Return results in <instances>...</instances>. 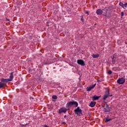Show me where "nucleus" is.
<instances>
[{"label":"nucleus","instance_id":"aec40b11","mask_svg":"<svg viewBox=\"0 0 127 127\" xmlns=\"http://www.w3.org/2000/svg\"><path fill=\"white\" fill-rule=\"evenodd\" d=\"M57 95H53L52 96V99H54V100H57Z\"/></svg>","mask_w":127,"mask_h":127},{"label":"nucleus","instance_id":"cd10ccee","mask_svg":"<svg viewBox=\"0 0 127 127\" xmlns=\"http://www.w3.org/2000/svg\"><path fill=\"white\" fill-rule=\"evenodd\" d=\"M44 127H48L47 125H45L44 126Z\"/></svg>","mask_w":127,"mask_h":127},{"label":"nucleus","instance_id":"c756f323","mask_svg":"<svg viewBox=\"0 0 127 127\" xmlns=\"http://www.w3.org/2000/svg\"><path fill=\"white\" fill-rule=\"evenodd\" d=\"M64 119H66V115L64 116Z\"/></svg>","mask_w":127,"mask_h":127},{"label":"nucleus","instance_id":"39448f33","mask_svg":"<svg viewBox=\"0 0 127 127\" xmlns=\"http://www.w3.org/2000/svg\"><path fill=\"white\" fill-rule=\"evenodd\" d=\"M103 112H105V113H109V112H111V108H110V106L108 105V104H106L104 107H103Z\"/></svg>","mask_w":127,"mask_h":127},{"label":"nucleus","instance_id":"7c9ffc66","mask_svg":"<svg viewBox=\"0 0 127 127\" xmlns=\"http://www.w3.org/2000/svg\"><path fill=\"white\" fill-rule=\"evenodd\" d=\"M126 5H127V3H126Z\"/></svg>","mask_w":127,"mask_h":127},{"label":"nucleus","instance_id":"393cba45","mask_svg":"<svg viewBox=\"0 0 127 127\" xmlns=\"http://www.w3.org/2000/svg\"><path fill=\"white\" fill-rule=\"evenodd\" d=\"M5 21H9V22H10V20L7 18H6Z\"/></svg>","mask_w":127,"mask_h":127},{"label":"nucleus","instance_id":"a878e982","mask_svg":"<svg viewBox=\"0 0 127 127\" xmlns=\"http://www.w3.org/2000/svg\"><path fill=\"white\" fill-rule=\"evenodd\" d=\"M85 12L86 14H87L88 15H89V11H85Z\"/></svg>","mask_w":127,"mask_h":127},{"label":"nucleus","instance_id":"b1692460","mask_svg":"<svg viewBox=\"0 0 127 127\" xmlns=\"http://www.w3.org/2000/svg\"><path fill=\"white\" fill-rule=\"evenodd\" d=\"M119 5L122 7L124 5V3H123L122 2H120L119 3Z\"/></svg>","mask_w":127,"mask_h":127},{"label":"nucleus","instance_id":"9d476101","mask_svg":"<svg viewBox=\"0 0 127 127\" xmlns=\"http://www.w3.org/2000/svg\"><path fill=\"white\" fill-rule=\"evenodd\" d=\"M95 87H96V84H94L93 85H91L89 87H87L86 88V91H87V92H90V91H91L92 89H94Z\"/></svg>","mask_w":127,"mask_h":127},{"label":"nucleus","instance_id":"423d86ee","mask_svg":"<svg viewBox=\"0 0 127 127\" xmlns=\"http://www.w3.org/2000/svg\"><path fill=\"white\" fill-rule=\"evenodd\" d=\"M126 82V79H125V78H119L117 80V83L118 84H119V85H124Z\"/></svg>","mask_w":127,"mask_h":127},{"label":"nucleus","instance_id":"2eb2a0df","mask_svg":"<svg viewBox=\"0 0 127 127\" xmlns=\"http://www.w3.org/2000/svg\"><path fill=\"white\" fill-rule=\"evenodd\" d=\"M112 70L115 71H119V67H117V66L114 67L112 68Z\"/></svg>","mask_w":127,"mask_h":127},{"label":"nucleus","instance_id":"f03ea898","mask_svg":"<svg viewBox=\"0 0 127 127\" xmlns=\"http://www.w3.org/2000/svg\"><path fill=\"white\" fill-rule=\"evenodd\" d=\"M103 10V15L106 16V17H112L113 15H112V11L111 10V6L107 7H105L102 9Z\"/></svg>","mask_w":127,"mask_h":127},{"label":"nucleus","instance_id":"0eeeda50","mask_svg":"<svg viewBox=\"0 0 127 127\" xmlns=\"http://www.w3.org/2000/svg\"><path fill=\"white\" fill-rule=\"evenodd\" d=\"M67 111H69V109H67L65 107H62L59 110V114H62V113L65 114L67 113Z\"/></svg>","mask_w":127,"mask_h":127},{"label":"nucleus","instance_id":"f257e3e1","mask_svg":"<svg viewBox=\"0 0 127 127\" xmlns=\"http://www.w3.org/2000/svg\"><path fill=\"white\" fill-rule=\"evenodd\" d=\"M13 79V72H12L10 73L9 78L8 79H5V78H1L0 79V89H1V88H3L4 87V84H6L7 83H8V82H11L12 80Z\"/></svg>","mask_w":127,"mask_h":127},{"label":"nucleus","instance_id":"2f4dec72","mask_svg":"<svg viewBox=\"0 0 127 127\" xmlns=\"http://www.w3.org/2000/svg\"><path fill=\"white\" fill-rule=\"evenodd\" d=\"M31 99H33V98L31 97Z\"/></svg>","mask_w":127,"mask_h":127},{"label":"nucleus","instance_id":"5701e85b","mask_svg":"<svg viewBox=\"0 0 127 127\" xmlns=\"http://www.w3.org/2000/svg\"><path fill=\"white\" fill-rule=\"evenodd\" d=\"M112 73H113V72L112 71V70H109L108 71V75H111V74H112Z\"/></svg>","mask_w":127,"mask_h":127},{"label":"nucleus","instance_id":"1a4fd4ad","mask_svg":"<svg viewBox=\"0 0 127 127\" xmlns=\"http://www.w3.org/2000/svg\"><path fill=\"white\" fill-rule=\"evenodd\" d=\"M96 14H98V15H102V14H103V13H104V10H103V9H98L96 10Z\"/></svg>","mask_w":127,"mask_h":127},{"label":"nucleus","instance_id":"dca6fc26","mask_svg":"<svg viewBox=\"0 0 127 127\" xmlns=\"http://www.w3.org/2000/svg\"><path fill=\"white\" fill-rule=\"evenodd\" d=\"M104 95L109 96V95H110V90H109L108 89H107L106 91H105Z\"/></svg>","mask_w":127,"mask_h":127},{"label":"nucleus","instance_id":"7ed1b4c3","mask_svg":"<svg viewBox=\"0 0 127 127\" xmlns=\"http://www.w3.org/2000/svg\"><path fill=\"white\" fill-rule=\"evenodd\" d=\"M72 106H75V108L78 107V102L77 101H70L66 104V108H70Z\"/></svg>","mask_w":127,"mask_h":127},{"label":"nucleus","instance_id":"ddd939ff","mask_svg":"<svg viewBox=\"0 0 127 127\" xmlns=\"http://www.w3.org/2000/svg\"><path fill=\"white\" fill-rule=\"evenodd\" d=\"M112 96H113V95H107L106 94H104V96L103 97V100L104 101H106V100H107V99H108V97H112Z\"/></svg>","mask_w":127,"mask_h":127},{"label":"nucleus","instance_id":"c85d7f7f","mask_svg":"<svg viewBox=\"0 0 127 127\" xmlns=\"http://www.w3.org/2000/svg\"><path fill=\"white\" fill-rule=\"evenodd\" d=\"M97 81L98 83H99V82H101V81H100V80H97Z\"/></svg>","mask_w":127,"mask_h":127},{"label":"nucleus","instance_id":"4468645a","mask_svg":"<svg viewBox=\"0 0 127 127\" xmlns=\"http://www.w3.org/2000/svg\"><path fill=\"white\" fill-rule=\"evenodd\" d=\"M92 57H93V58H99V57L100 56V55L98 54H97L96 55L95 54H92L91 55Z\"/></svg>","mask_w":127,"mask_h":127},{"label":"nucleus","instance_id":"6ab92c4d","mask_svg":"<svg viewBox=\"0 0 127 127\" xmlns=\"http://www.w3.org/2000/svg\"><path fill=\"white\" fill-rule=\"evenodd\" d=\"M81 18H80V20L82 21V22H84V16L83 15H81L80 16Z\"/></svg>","mask_w":127,"mask_h":127},{"label":"nucleus","instance_id":"20e7f679","mask_svg":"<svg viewBox=\"0 0 127 127\" xmlns=\"http://www.w3.org/2000/svg\"><path fill=\"white\" fill-rule=\"evenodd\" d=\"M74 112L75 115H77L78 117H82V116H83L82 111L79 107H77V108L74 110Z\"/></svg>","mask_w":127,"mask_h":127},{"label":"nucleus","instance_id":"bb28decb","mask_svg":"<svg viewBox=\"0 0 127 127\" xmlns=\"http://www.w3.org/2000/svg\"><path fill=\"white\" fill-rule=\"evenodd\" d=\"M124 12H121V16L123 17L124 16Z\"/></svg>","mask_w":127,"mask_h":127},{"label":"nucleus","instance_id":"9b49d317","mask_svg":"<svg viewBox=\"0 0 127 127\" xmlns=\"http://www.w3.org/2000/svg\"><path fill=\"white\" fill-rule=\"evenodd\" d=\"M101 98V96H97V95H95L92 97V100L93 101H97V100H99Z\"/></svg>","mask_w":127,"mask_h":127},{"label":"nucleus","instance_id":"a211bd4d","mask_svg":"<svg viewBox=\"0 0 127 127\" xmlns=\"http://www.w3.org/2000/svg\"><path fill=\"white\" fill-rule=\"evenodd\" d=\"M105 120V123H108V122H110V121H112V119H109V118H106Z\"/></svg>","mask_w":127,"mask_h":127},{"label":"nucleus","instance_id":"4be33fe9","mask_svg":"<svg viewBox=\"0 0 127 127\" xmlns=\"http://www.w3.org/2000/svg\"><path fill=\"white\" fill-rule=\"evenodd\" d=\"M28 125H29V123H27L25 125L20 124V126H21V127H25V126H28Z\"/></svg>","mask_w":127,"mask_h":127},{"label":"nucleus","instance_id":"6e6552de","mask_svg":"<svg viewBox=\"0 0 127 127\" xmlns=\"http://www.w3.org/2000/svg\"><path fill=\"white\" fill-rule=\"evenodd\" d=\"M77 64L81 65V66H85V62L83 60H77Z\"/></svg>","mask_w":127,"mask_h":127},{"label":"nucleus","instance_id":"f3484780","mask_svg":"<svg viewBox=\"0 0 127 127\" xmlns=\"http://www.w3.org/2000/svg\"><path fill=\"white\" fill-rule=\"evenodd\" d=\"M112 64H116V60L115 59V57H113L112 58Z\"/></svg>","mask_w":127,"mask_h":127},{"label":"nucleus","instance_id":"f8f14e48","mask_svg":"<svg viewBox=\"0 0 127 127\" xmlns=\"http://www.w3.org/2000/svg\"><path fill=\"white\" fill-rule=\"evenodd\" d=\"M95 105H96V102L91 101L89 104V107H91V108H94V107H95Z\"/></svg>","mask_w":127,"mask_h":127},{"label":"nucleus","instance_id":"412c9836","mask_svg":"<svg viewBox=\"0 0 127 127\" xmlns=\"http://www.w3.org/2000/svg\"><path fill=\"white\" fill-rule=\"evenodd\" d=\"M127 4H123V6H122V7H123V8H124V9H126V8H127Z\"/></svg>","mask_w":127,"mask_h":127}]
</instances>
